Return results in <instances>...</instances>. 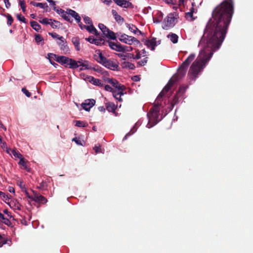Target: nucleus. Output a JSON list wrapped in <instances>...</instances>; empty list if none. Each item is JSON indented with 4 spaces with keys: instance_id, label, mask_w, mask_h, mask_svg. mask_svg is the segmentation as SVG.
<instances>
[{
    "instance_id": "1",
    "label": "nucleus",
    "mask_w": 253,
    "mask_h": 253,
    "mask_svg": "<svg viewBox=\"0 0 253 253\" xmlns=\"http://www.w3.org/2000/svg\"><path fill=\"white\" fill-rule=\"evenodd\" d=\"M233 4V0H224L213 11L212 19L209 21L200 42L201 43L206 39L207 45L210 48V51L208 52L207 49L202 50L193 62L188 72L191 79L195 80L212 57L213 52L221 46L234 12Z\"/></svg>"
},
{
    "instance_id": "2",
    "label": "nucleus",
    "mask_w": 253,
    "mask_h": 253,
    "mask_svg": "<svg viewBox=\"0 0 253 253\" xmlns=\"http://www.w3.org/2000/svg\"><path fill=\"white\" fill-rule=\"evenodd\" d=\"M195 54L191 53L190 55L185 60V61L181 64L178 69V75H174L168 82V84L164 87L161 92L157 96L156 100L162 103L163 97L170 90L171 87L176 83L179 80V76L180 77H184L187 72V68L194 59Z\"/></svg>"
},
{
    "instance_id": "3",
    "label": "nucleus",
    "mask_w": 253,
    "mask_h": 253,
    "mask_svg": "<svg viewBox=\"0 0 253 253\" xmlns=\"http://www.w3.org/2000/svg\"><path fill=\"white\" fill-rule=\"evenodd\" d=\"M161 107H163L162 103L155 100L154 105L150 108L147 115L149 119L148 123L147 125L148 128L152 127L160 121L161 119H159V116Z\"/></svg>"
},
{
    "instance_id": "4",
    "label": "nucleus",
    "mask_w": 253,
    "mask_h": 253,
    "mask_svg": "<svg viewBox=\"0 0 253 253\" xmlns=\"http://www.w3.org/2000/svg\"><path fill=\"white\" fill-rule=\"evenodd\" d=\"M95 59L97 62L110 70L113 71L119 70V63L116 60L107 59L102 53H100L98 56L96 55Z\"/></svg>"
},
{
    "instance_id": "5",
    "label": "nucleus",
    "mask_w": 253,
    "mask_h": 253,
    "mask_svg": "<svg viewBox=\"0 0 253 253\" xmlns=\"http://www.w3.org/2000/svg\"><path fill=\"white\" fill-rule=\"evenodd\" d=\"M187 87L181 85L179 87L176 94L174 95L172 101L171 102V105L172 107L178 104L179 101L183 98V95L185 93Z\"/></svg>"
},
{
    "instance_id": "6",
    "label": "nucleus",
    "mask_w": 253,
    "mask_h": 253,
    "mask_svg": "<svg viewBox=\"0 0 253 253\" xmlns=\"http://www.w3.org/2000/svg\"><path fill=\"white\" fill-rule=\"evenodd\" d=\"M175 19L173 16V14H169L164 19V26L163 28L165 30H168L172 28L175 25Z\"/></svg>"
},
{
    "instance_id": "7",
    "label": "nucleus",
    "mask_w": 253,
    "mask_h": 253,
    "mask_svg": "<svg viewBox=\"0 0 253 253\" xmlns=\"http://www.w3.org/2000/svg\"><path fill=\"white\" fill-rule=\"evenodd\" d=\"M52 56H54V60L62 65L64 66L65 67H68V62L70 58L65 56H59L56 54H51Z\"/></svg>"
},
{
    "instance_id": "8",
    "label": "nucleus",
    "mask_w": 253,
    "mask_h": 253,
    "mask_svg": "<svg viewBox=\"0 0 253 253\" xmlns=\"http://www.w3.org/2000/svg\"><path fill=\"white\" fill-rule=\"evenodd\" d=\"M58 44L60 46V49L63 51L64 54H67L69 52L70 49L67 44V42L63 37H61L59 42Z\"/></svg>"
},
{
    "instance_id": "9",
    "label": "nucleus",
    "mask_w": 253,
    "mask_h": 253,
    "mask_svg": "<svg viewBox=\"0 0 253 253\" xmlns=\"http://www.w3.org/2000/svg\"><path fill=\"white\" fill-rule=\"evenodd\" d=\"M108 45L110 46V47L118 52H125V47L122 46L120 43H115L112 42H107Z\"/></svg>"
},
{
    "instance_id": "10",
    "label": "nucleus",
    "mask_w": 253,
    "mask_h": 253,
    "mask_svg": "<svg viewBox=\"0 0 253 253\" xmlns=\"http://www.w3.org/2000/svg\"><path fill=\"white\" fill-rule=\"evenodd\" d=\"M95 100L93 99H88L82 103L83 108L86 111H89L91 107L95 104Z\"/></svg>"
},
{
    "instance_id": "11",
    "label": "nucleus",
    "mask_w": 253,
    "mask_h": 253,
    "mask_svg": "<svg viewBox=\"0 0 253 253\" xmlns=\"http://www.w3.org/2000/svg\"><path fill=\"white\" fill-rule=\"evenodd\" d=\"M34 198L33 201L42 204H45L47 202V200L44 196L38 194L33 191Z\"/></svg>"
},
{
    "instance_id": "12",
    "label": "nucleus",
    "mask_w": 253,
    "mask_h": 253,
    "mask_svg": "<svg viewBox=\"0 0 253 253\" xmlns=\"http://www.w3.org/2000/svg\"><path fill=\"white\" fill-rule=\"evenodd\" d=\"M144 44L148 47H150L151 50H154L155 46H157V42L156 38H152L151 40H143Z\"/></svg>"
},
{
    "instance_id": "13",
    "label": "nucleus",
    "mask_w": 253,
    "mask_h": 253,
    "mask_svg": "<svg viewBox=\"0 0 253 253\" xmlns=\"http://www.w3.org/2000/svg\"><path fill=\"white\" fill-rule=\"evenodd\" d=\"M77 62L79 67H81V68L80 69V71L90 69V67H89V62L88 61L80 59L78 61H77Z\"/></svg>"
},
{
    "instance_id": "14",
    "label": "nucleus",
    "mask_w": 253,
    "mask_h": 253,
    "mask_svg": "<svg viewBox=\"0 0 253 253\" xmlns=\"http://www.w3.org/2000/svg\"><path fill=\"white\" fill-rule=\"evenodd\" d=\"M87 80L90 83H91V84H92L94 85H97V86H101V87L103 86V84L102 83V81L98 79L94 78L93 77L90 76H88L87 77Z\"/></svg>"
},
{
    "instance_id": "15",
    "label": "nucleus",
    "mask_w": 253,
    "mask_h": 253,
    "mask_svg": "<svg viewBox=\"0 0 253 253\" xmlns=\"http://www.w3.org/2000/svg\"><path fill=\"white\" fill-rule=\"evenodd\" d=\"M7 203L14 211L21 210V205L17 200H11L10 202L7 201Z\"/></svg>"
},
{
    "instance_id": "16",
    "label": "nucleus",
    "mask_w": 253,
    "mask_h": 253,
    "mask_svg": "<svg viewBox=\"0 0 253 253\" xmlns=\"http://www.w3.org/2000/svg\"><path fill=\"white\" fill-rule=\"evenodd\" d=\"M67 13H68V15H70V16L74 18L77 23H79L80 22V21H81V17L75 11L71 9H67Z\"/></svg>"
},
{
    "instance_id": "17",
    "label": "nucleus",
    "mask_w": 253,
    "mask_h": 253,
    "mask_svg": "<svg viewBox=\"0 0 253 253\" xmlns=\"http://www.w3.org/2000/svg\"><path fill=\"white\" fill-rule=\"evenodd\" d=\"M125 88H122V90H114L113 91V96L116 99L119 100L120 101H122V99L121 98V95H124V90Z\"/></svg>"
},
{
    "instance_id": "18",
    "label": "nucleus",
    "mask_w": 253,
    "mask_h": 253,
    "mask_svg": "<svg viewBox=\"0 0 253 253\" xmlns=\"http://www.w3.org/2000/svg\"><path fill=\"white\" fill-rule=\"evenodd\" d=\"M121 65L123 68H128L131 70H134L135 68V66L133 63L125 61L122 62Z\"/></svg>"
},
{
    "instance_id": "19",
    "label": "nucleus",
    "mask_w": 253,
    "mask_h": 253,
    "mask_svg": "<svg viewBox=\"0 0 253 253\" xmlns=\"http://www.w3.org/2000/svg\"><path fill=\"white\" fill-rule=\"evenodd\" d=\"M167 38L169 39L173 43L175 44L178 42V36L175 34L170 33L167 35Z\"/></svg>"
},
{
    "instance_id": "20",
    "label": "nucleus",
    "mask_w": 253,
    "mask_h": 253,
    "mask_svg": "<svg viewBox=\"0 0 253 253\" xmlns=\"http://www.w3.org/2000/svg\"><path fill=\"white\" fill-rule=\"evenodd\" d=\"M72 42L74 45L77 51H80L81 48L80 46V42L79 38L78 37L72 38Z\"/></svg>"
},
{
    "instance_id": "21",
    "label": "nucleus",
    "mask_w": 253,
    "mask_h": 253,
    "mask_svg": "<svg viewBox=\"0 0 253 253\" xmlns=\"http://www.w3.org/2000/svg\"><path fill=\"white\" fill-rule=\"evenodd\" d=\"M67 67L70 69H77L79 67V66L76 60L70 58Z\"/></svg>"
},
{
    "instance_id": "22",
    "label": "nucleus",
    "mask_w": 253,
    "mask_h": 253,
    "mask_svg": "<svg viewBox=\"0 0 253 253\" xmlns=\"http://www.w3.org/2000/svg\"><path fill=\"white\" fill-rule=\"evenodd\" d=\"M106 109L110 112L115 113L116 109V106L114 103L112 102H108L106 103Z\"/></svg>"
},
{
    "instance_id": "23",
    "label": "nucleus",
    "mask_w": 253,
    "mask_h": 253,
    "mask_svg": "<svg viewBox=\"0 0 253 253\" xmlns=\"http://www.w3.org/2000/svg\"><path fill=\"white\" fill-rule=\"evenodd\" d=\"M114 87L117 88L118 90H122V88H126L124 85L120 84L116 80L113 79V83H111Z\"/></svg>"
},
{
    "instance_id": "24",
    "label": "nucleus",
    "mask_w": 253,
    "mask_h": 253,
    "mask_svg": "<svg viewBox=\"0 0 253 253\" xmlns=\"http://www.w3.org/2000/svg\"><path fill=\"white\" fill-rule=\"evenodd\" d=\"M112 13L114 17V18L115 19L116 21L118 22H123L124 21V19L120 15L118 14L117 12L114 10H112Z\"/></svg>"
},
{
    "instance_id": "25",
    "label": "nucleus",
    "mask_w": 253,
    "mask_h": 253,
    "mask_svg": "<svg viewBox=\"0 0 253 253\" xmlns=\"http://www.w3.org/2000/svg\"><path fill=\"white\" fill-rule=\"evenodd\" d=\"M49 20L51 21L50 25L52 28H59L62 26V24L59 21L51 19H50Z\"/></svg>"
},
{
    "instance_id": "26",
    "label": "nucleus",
    "mask_w": 253,
    "mask_h": 253,
    "mask_svg": "<svg viewBox=\"0 0 253 253\" xmlns=\"http://www.w3.org/2000/svg\"><path fill=\"white\" fill-rule=\"evenodd\" d=\"M105 36L107 38L113 40H116L117 37V34L110 30H109V31L106 33V34L105 35Z\"/></svg>"
},
{
    "instance_id": "27",
    "label": "nucleus",
    "mask_w": 253,
    "mask_h": 253,
    "mask_svg": "<svg viewBox=\"0 0 253 253\" xmlns=\"http://www.w3.org/2000/svg\"><path fill=\"white\" fill-rule=\"evenodd\" d=\"M31 26L34 29L35 31L39 32L41 29V26L40 24L38 23L37 22L35 21H32L30 22Z\"/></svg>"
},
{
    "instance_id": "28",
    "label": "nucleus",
    "mask_w": 253,
    "mask_h": 253,
    "mask_svg": "<svg viewBox=\"0 0 253 253\" xmlns=\"http://www.w3.org/2000/svg\"><path fill=\"white\" fill-rule=\"evenodd\" d=\"M98 27L104 36L106 34V33L109 31V29L105 25L101 23L98 24Z\"/></svg>"
},
{
    "instance_id": "29",
    "label": "nucleus",
    "mask_w": 253,
    "mask_h": 253,
    "mask_svg": "<svg viewBox=\"0 0 253 253\" xmlns=\"http://www.w3.org/2000/svg\"><path fill=\"white\" fill-rule=\"evenodd\" d=\"M115 3L122 7L125 8L126 5V2L127 0H113Z\"/></svg>"
},
{
    "instance_id": "30",
    "label": "nucleus",
    "mask_w": 253,
    "mask_h": 253,
    "mask_svg": "<svg viewBox=\"0 0 253 253\" xmlns=\"http://www.w3.org/2000/svg\"><path fill=\"white\" fill-rule=\"evenodd\" d=\"M126 27L130 30L131 32L134 34H137V30H138V28L134 25H130L129 24H126Z\"/></svg>"
},
{
    "instance_id": "31",
    "label": "nucleus",
    "mask_w": 253,
    "mask_h": 253,
    "mask_svg": "<svg viewBox=\"0 0 253 253\" xmlns=\"http://www.w3.org/2000/svg\"><path fill=\"white\" fill-rule=\"evenodd\" d=\"M76 124L75 126L78 127H86L88 126V124L86 122H84V121H75Z\"/></svg>"
},
{
    "instance_id": "32",
    "label": "nucleus",
    "mask_w": 253,
    "mask_h": 253,
    "mask_svg": "<svg viewBox=\"0 0 253 253\" xmlns=\"http://www.w3.org/2000/svg\"><path fill=\"white\" fill-rule=\"evenodd\" d=\"M109 42V41H105L102 39H100L99 40L95 39V41L94 43L97 45L101 44L108 45V42Z\"/></svg>"
},
{
    "instance_id": "33",
    "label": "nucleus",
    "mask_w": 253,
    "mask_h": 253,
    "mask_svg": "<svg viewBox=\"0 0 253 253\" xmlns=\"http://www.w3.org/2000/svg\"><path fill=\"white\" fill-rule=\"evenodd\" d=\"M70 15H68V13H67V10L65 11V13L63 14H62L61 16L65 20L70 22L72 23L73 20L71 19V18L69 17Z\"/></svg>"
},
{
    "instance_id": "34",
    "label": "nucleus",
    "mask_w": 253,
    "mask_h": 253,
    "mask_svg": "<svg viewBox=\"0 0 253 253\" xmlns=\"http://www.w3.org/2000/svg\"><path fill=\"white\" fill-rule=\"evenodd\" d=\"M84 28L85 29L90 33H92L93 31L95 30V28L94 27L93 24H90L88 26H84Z\"/></svg>"
},
{
    "instance_id": "35",
    "label": "nucleus",
    "mask_w": 253,
    "mask_h": 253,
    "mask_svg": "<svg viewBox=\"0 0 253 253\" xmlns=\"http://www.w3.org/2000/svg\"><path fill=\"white\" fill-rule=\"evenodd\" d=\"M193 8H192L191 11L186 13L185 17L187 19L190 18V20L192 21L194 19L193 18Z\"/></svg>"
},
{
    "instance_id": "36",
    "label": "nucleus",
    "mask_w": 253,
    "mask_h": 253,
    "mask_svg": "<svg viewBox=\"0 0 253 253\" xmlns=\"http://www.w3.org/2000/svg\"><path fill=\"white\" fill-rule=\"evenodd\" d=\"M132 36H129L127 35L126 39H124V40L123 42H124L126 44H128L129 45H131L132 43Z\"/></svg>"
},
{
    "instance_id": "37",
    "label": "nucleus",
    "mask_w": 253,
    "mask_h": 253,
    "mask_svg": "<svg viewBox=\"0 0 253 253\" xmlns=\"http://www.w3.org/2000/svg\"><path fill=\"white\" fill-rule=\"evenodd\" d=\"M0 196L3 201H5L6 203L7 202L6 201L7 200L8 201L9 199H10V197L8 195L5 194V193L1 191H0Z\"/></svg>"
},
{
    "instance_id": "38",
    "label": "nucleus",
    "mask_w": 253,
    "mask_h": 253,
    "mask_svg": "<svg viewBox=\"0 0 253 253\" xmlns=\"http://www.w3.org/2000/svg\"><path fill=\"white\" fill-rule=\"evenodd\" d=\"M117 37H118L119 40L122 42H123L124 40L123 39H125L127 37V35L125 34H122L121 33H116Z\"/></svg>"
},
{
    "instance_id": "39",
    "label": "nucleus",
    "mask_w": 253,
    "mask_h": 253,
    "mask_svg": "<svg viewBox=\"0 0 253 253\" xmlns=\"http://www.w3.org/2000/svg\"><path fill=\"white\" fill-rule=\"evenodd\" d=\"M5 16L7 19V24L9 26H11L13 22V18L9 14H7Z\"/></svg>"
},
{
    "instance_id": "40",
    "label": "nucleus",
    "mask_w": 253,
    "mask_h": 253,
    "mask_svg": "<svg viewBox=\"0 0 253 253\" xmlns=\"http://www.w3.org/2000/svg\"><path fill=\"white\" fill-rule=\"evenodd\" d=\"M19 164L20 165L24 167V169H28V167H27V166L26 165V162L25 161V160L24 158H21L20 159V161H19Z\"/></svg>"
},
{
    "instance_id": "41",
    "label": "nucleus",
    "mask_w": 253,
    "mask_h": 253,
    "mask_svg": "<svg viewBox=\"0 0 253 253\" xmlns=\"http://www.w3.org/2000/svg\"><path fill=\"white\" fill-rule=\"evenodd\" d=\"M147 59H148L147 57H145L142 60L138 61L137 62V66L139 67V66H144L147 63V61H148Z\"/></svg>"
},
{
    "instance_id": "42",
    "label": "nucleus",
    "mask_w": 253,
    "mask_h": 253,
    "mask_svg": "<svg viewBox=\"0 0 253 253\" xmlns=\"http://www.w3.org/2000/svg\"><path fill=\"white\" fill-rule=\"evenodd\" d=\"M35 41L37 43H39L40 42L43 41V39L41 35L36 34L35 35Z\"/></svg>"
},
{
    "instance_id": "43",
    "label": "nucleus",
    "mask_w": 253,
    "mask_h": 253,
    "mask_svg": "<svg viewBox=\"0 0 253 253\" xmlns=\"http://www.w3.org/2000/svg\"><path fill=\"white\" fill-rule=\"evenodd\" d=\"M12 153L13 154V155L18 158H19L20 159L22 157V155L18 152H17L16 150H13L12 151Z\"/></svg>"
},
{
    "instance_id": "44",
    "label": "nucleus",
    "mask_w": 253,
    "mask_h": 253,
    "mask_svg": "<svg viewBox=\"0 0 253 253\" xmlns=\"http://www.w3.org/2000/svg\"><path fill=\"white\" fill-rule=\"evenodd\" d=\"M7 241L0 234V248L2 247L3 245L6 244Z\"/></svg>"
},
{
    "instance_id": "45",
    "label": "nucleus",
    "mask_w": 253,
    "mask_h": 253,
    "mask_svg": "<svg viewBox=\"0 0 253 253\" xmlns=\"http://www.w3.org/2000/svg\"><path fill=\"white\" fill-rule=\"evenodd\" d=\"M17 18L20 21H22L25 23H27V19L24 16H22L21 14H18L17 15Z\"/></svg>"
},
{
    "instance_id": "46",
    "label": "nucleus",
    "mask_w": 253,
    "mask_h": 253,
    "mask_svg": "<svg viewBox=\"0 0 253 253\" xmlns=\"http://www.w3.org/2000/svg\"><path fill=\"white\" fill-rule=\"evenodd\" d=\"M53 9L56 11V12L58 13L59 14H60L61 16L62 15V14H63L64 13H65V11L63 9H61V8H56V7H54L53 8Z\"/></svg>"
},
{
    "instance_id": "47",
    "label": "nucleus",
    "mask_w": 253,
    "mask_h": 253,
    "mask_svg": "<svg viewBox=\"0 0 253 253\" xmlns=\"http://www.w3.org/2000/svg\"><path fill=\"white\" fill-rule=\"evenodd\" d=\"M84 20L85 24H88V25H91L92 24V22L90 18L88 16H85L84 18Z\"/></svg>"
},
{
    "instance_id": "48",
    "label": "nucleus",
    "mask_w": 253,
    "mask_h": 253,
    "mask_svg": "<svg viewBox=\"0 0 253 253\" xmlns=\"http://www.w3.org/2000/svg\"><path fill=\"white\" fill-rule=\"evenodd\" d=\"M47 187L46 182L42 181L41 183H40L39 186L38 187V188L39 189H43L45 187Z\"/></svg>"
},
{
    "instance_id": "49",
    "label": "nucleus",
    "mask_w": 253,
    "mask_h": 253,
    "mask_svg": "<svg viewBox=\"0 0 253 253\" xmlns=\"http://www.w3.org/2000/svg\"><path fill=\"white\" fill-rule=\"evenodd\" d=\"M20 5L22 8L23 12H25L26 11V5L24 0H20Z\"/></svg>"
},
{
    "instance_id": "50",
    "label": "nucleus",
    "mask_w": 253,
    "mask_h": 253,
    "mask_svg": "<svg viewBox=\"0 0 253 253\" xmlns=\"http://www.w3.org/2000/svg\"><path fill=\"white\" fill-rule=\"evenodd\" d=\"M22 91L25 94V95L28 97H30L31 95V93L27 90L25 87H23L22 88Z\"/></svg>"
},
{
    "instance_id": "51",
    "label": "nucleus",
    "mask_w": 253,
    "mask_h": 253,
    "mask_svg": "<svg viewBox=\"0 0 253 253\" xmlns=\"http://www.w3.org/2000/svg\"><path fill=\"white\" fill-rule=\"evenodd\" d=\"M49 35H50L53 38H56L59 40H60V38L61 37L56 33H49Z\"/></svg>"
},
{
    "instance_id": "52",
    "label": "nucleus",
    "mask_w": 253,
    "mask_h": 253,
    "mask_svg": "<svg viewBox=\"0 0 253 253\" xmlns=\"http://www.w3.org/2000/svg\"><path fill=\"white\" fill-rule=\"evenodd\" d=\"M48 21H49L48 19H47L46 18H44L43 19L40 20L39 22L42 24H46V25H47V24L50 25V22H49Z\"/></svg>"
},
{
    "instance_id": "53",
    "label": "nucleus",
    "mask_w": 253,
    "mask_h": 253,
    "mask_svg": "<svg viewBox=\"0 0 253 253\" xmlns=\"http://www.w3.org/2000/svg\"><path fill=\"white\" fill-rule=\"evenodd\" d=\"M45 4L47 5L46 3H40V2H37V3H35V4H34L33 5L37 7H40L41 8H44V6Z\"/></svg>"
},
{
    "instance_id": "54",
    "label": "nucleus",
    "mask_w": 253,
    "mask_h": 253,
    "mask_svg": "<svg viewBox=\"0 0 253 253\" xmlns=\"http://www.w3.org/2000/svg\"><path fill=\"white\" fill-rule=\"evenodd\" d=\"M85 40L87 42H89L91 43H94L95 41V39L92 38L91 36L89 37L88 38H85Z\"/></svg>"
},
{
    "instance_id": "55",
    "label": "nucleus",
    "mask_w": 253,
    "mask_h": 253,
    "mask_svg": "<svg viewBox=\"0 0 253 253\" xmlns=\"http://www.w3.org/2000/svg\"><path fill=\"white\" fill-rule=\"evenodd\" d=\"M93 149L95 151L96 153H98L101 152V149L100 145H99L98 146H95L93 148Z\"/></svg>"
},
{
    "instance_id": "56",
    "label": "nucleus",
    "mask_w": 253,
    "mask_h": 253,
    "mask_svg": "<svg viewBox=\"0 0 253 253\" xmlns=\"http://www.w3.org/2000/svg\"><path fill=\"white\" fill-rule=\"evenodd\" d=\"M3 220H4L3 222L5 225L9 226L11 225V222L8 219L5 217V219H3Z\"/></svg>"
},
{
    "instance_id": "57",
    "label": "nucleus",
    "mask_w": 253,
    "mask_h": 253,
    "mask_svg": "<svg viewBox=\"0 0 253 253\" xmlns=\"http://www.w3.org/2000/svg\"><path fill=\"white\" fill-rule=\"evenodd\" d=\"M132 43L134 42L135 44H140L141 45L140 41L138 40L136 38L132 37Z\"/></svg>"
},
{
    "instance_id": "58",
    "label": "nucleus",
    "mask_w": 253,
    "mask_h": 253,
    "mask_svg": "<svg viewBox=\"0 0 253 253\" xmlns=\"http://www.w3.org/2000/svg\"><path fill=\"white\" fill-rule=\"evenodd\" d=\"M72 141H75L78 145H82L81 141L78 139L77 137H75L72 139Z\"/></svg>"
},
{
    "instance_id": "59",
    "label": "nucleus",
    "mask_w": 253,
    "mask_h": 253,
    "mask_svg": "<svg viewBox=\"0 0 253 253\" xmlns=\"http://www.w3.org/2000/svg\"><path fill=\"white\" fill-rule=\"evenodd\" d=\"M105 89L106 91H111L113 92L114 90L113 88L109 85H105Z\"/></svg>"
},
{
    "instance_id": "60",
    "label": "nucleus",
    "mask_w": 253,
    "mask_h": 253,
    "mask_svg": "<svg viewBox=\"0 0 253 253\" xmlns=\"http://www.w3.org/2000/svg\"><path fill=\"white\" fill-rule=\"evenodd\" d=\"M128 7H133V4H132L131 2H129L128 0H126L125 8H128Z\"/></svg>"
},
{
    "instance_id": "61",
    "label": "nucleus",
    "mask_w": 253,
    "mask_h": 253,
    "mask_svg": "<svg viewBox=\"0 0 253 253\" xmlns=\"http://www.w3.org/2000/svg\"><path fill=\"white\" fill-rule=\"evenodd\" d=\"M4 2L5 3L6 7L8 8L11 5L10 3L9 2V0H4Z\"/></svg>"
},
{
    "instance_id": "62",
    "label": "nucleus",
    "mask_w": 253,
    "mask_h": 253,
    "mask_svg": "<svg viewBox=\"0 0 253 253\" xmlns=\"http://www.w3.org/2000/svg\"><path fill=\"white\" fill-rule=\"evenodd\" d=\"M113 79H112V78H106V79H105V81L107 83H108L109 84H111V83H113Z\"/></svg>"
},
{
    "instance_id": "63",
    "label": "nucleus",
    "mask_w": 253,
    "mask_h": 253,
    "mask_svg": "<svg viewBox=\"0 0 253 253\" xmlns=\"http://www.w3.org/2000/svg\"><path fill=\"white\" fill-rule=\"evenodd\" d=\"M125 47V51H131L132 50V48L131 46H123Z\"/></svg>"
},
{
    "instance_id": "64",
    "label": "nucleus",
    "mask_w": 253,
    "mask_h": 253,
    "mask_svg": "<svg viewBox=\"0 0 253 253\" xmlns=\"http://www.w3.org/2000/svg\"><path fill=\"white\" fill-rule=\"evenodd\" d=\"M140 58H141V56H140V52L138 50V52H137L136 55H135V56L134 57H133V59H139Z\"/></svg>"
}]
</instances>
